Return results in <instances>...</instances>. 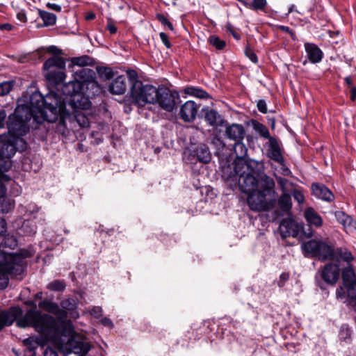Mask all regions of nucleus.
I'll use <instances>...</instances> for the list:
<instances>
[{"label": "nucleus", "instance_id": "25", "mask_svg": "<svg viewBox=\"0 0 356 356\" xmlns=\"http://www.w3.org/2000/svg\"><path fill=\"white\" fill-rule=\"evenodd\" d=\"M333 259H336L339 261L346 262L348 265L356 259L351 251L346 247H339L334 248L333 247Z\"/></svg>", "mask_w": 356, "mask_h": 356}, {"label": "nucleus", "instance_id": "53", "mask_svg": "<svg viewBox=\"0 0 356 356\" xmlns=\"http://www.w3.org/2000/svg\"><path fill=\"white\" fill-rule=\"evenodd\" d=\"M257 108L260 112H261L263 113H267V106H266V102L264 100H259L257 102Z\"/></svg>", "mask_w": 356, "mask_h": 356}, {"label": "nucleus", "instance_id": "21", "mask_svg": "<svg viewBox=\"0 0 356 356\" xmlns=\"http://www.w3.org/2000/svg\"><path fill=\"white\" fill-rule=\"evenodd\" d=\"M268 143V156L278 164H283L284 163V158L282 156L281 147L277 140L275 138H270Z\"/></svg>", "mask_w": 356, "mask_h": 356}, {"label": "nucleus", "instance_id": "42", "mask_svg": "<svg viewBox=\"0 0 356 356\" xmlns=\"http://www.w3.org/2000/svg\"><path fill=\"white\" fill-rule=\"evenodd\" d=\"M210 43L218 49H222L225 47V42L215 35L210 37Z\"/></svg>", "mask_w": 356, "mask_h": 356}, {"label": "nucleus", "instance_id": "51", "mask_svg": "<svg viewBox=\"0 0 356 356\" xmlns=\"http://www.w3.org/2000/svg\"><path fill=\"white\" fill-rule=\"evenodd\" d=\"M293 196L298 203H302L304 202V195L300 191L294 190L293 191Z\"/></svg>", "mask_w": 356, "mask_h": 356}, {"label": "nucleus", "instance_id": "22", "mask_svg": "<svg viewBox=\"0 0 356 356\" xmlns=\"http://www.w3.org/2000/svg\"><path fill=\"white\" fill-rule=\"evenodd\" d=\"M304 46L307 58L312 63H318L322 60L323 53L317 45L306 42Z\"/></svg>", "mask_w": 356, "mask_h": 356}, {"label": "nucleus", "instance_id": "14", "mask_svg": "<svg viewBox=\"0 0 356 356\" xmlns=\"http://www.w3.org/2000/svg\"><path fill=\"white\" fill-rule=\"evenodd\" d=\"M20 143L22 150L26 148V142L22 138H17L10 135L3 136L0 143V157L11 158L13 156L18 147L17 145Z\"/></svg>", "mask_w": 356, "mask_h": 356}, {"label": "nucleus", "instance_id": "20", "mask_svg": "<svg viewBox=\"0 0 356 356\" xmlns=\"http://www.w3.org/2000/svg\"><path fill=\"white\" fill-rule=\"evenodd\" d=\"M22 314L19 307H12L9 310H0V329L11 325Z\"/></svg>", "mask_w": 356, "mask_h": 356}, {"label": "nucleus", "instance_id": "17", "mask_svg": "<svg viewBox=\"0 0 356 356\" xmlns=\"http://www.w3.org/2000/svg\"><path fill=\"white\" fill-rule=\"evenodd\" d=\"M279 229L283 238L292 236L296 238L300 232L299 226L291 218H284L282 220Z\"/></svg>", "mask_w": 356, "mask_h": 356}, {"label": "nucleus", "instance_id": "55", "mask_svg": "<svg viewBox=\"0 0 356 356\" xmlns=\"http://www.w3.org/2000/svg\"><path fill=\"white\" fill-rule=\"evenodd\" d=\"M7 230L6 222L3 218H0V236H3Z\"/></svg>", "mask_w": 356, "mask_h": 356}, {"label": "nucleus", "instance_id": "13", "mask_svg": "<svg viewBox=\"0 0 356 356\" xmlns=\"http://www.w3.org/2000/svg\"><path fill=\"white\" fill-rule=\"evenodd\" d=\"M70 337L66 345V354L73 353L85 356L90 351L91 348L90 342L85 336L76 332Z\"/></svg>", "mask_w": 356, "mask_h": 356}, {"label": "nucleus", "instance_id": "35", "mask_svg": "<svg viewBox=\"0 0 356 356\" xmlns=\"http://www.w3.org/2000/svg\"><path fill=\"white\" fill-rule=\"evenodd\" d=\"M253 128L256 132L260 134L264 138L268 139V142L270 141V138H272L270 136V132L268 128L263 124L259 122H254L253 123Z\"/></svg>", "mask_w": 356, "mask_h": 356}, {"label": "nucleus", "instance_id": "10", "mask_svg": "<svg viewBox=\"0 0 356 356\" xmlns=\"http://www.w3.org/2000/svg\"><path fill=\"white\" fill-rule=\"evenodd\" d=\"M160 88L152 85H143L141 81H136L131 88V95L135 104L143 106L146 104H155L158 100Z\"/></svg>", "mask_w": 356, "mask_h": 356}, {"label": "nucleus", "instance_id": "24", "mask_svg": "<svg viewBox=\"0 0 356 356\" xmlns=\"http://www.w3.org/2000/svg\"><path fill=\"white\" fill-rule=\"evenodd\" d=\"M95 72L89 68L81 67L74 73V79L79 82L81 86L83 87L84 83L91 82L94 79Z\"/></svg>", "mask_w": 356, "mask_h": 356}, {"label": "nucleus", "instance_id": "5", "mask_svg": "<svg viewBox=\"0 0 356 356\" xmlns=\"http://www.w3.org/2000/svg\"><path fill=\"white\" fill-rule=\"evenodd\" d=\"M83 89L79 82L74 79L63 85L62 92L63 97L61 98L55 92H49L47 95L54 94L56 95L60 103L57 106L65 108V106L74 108V107L88 109L91 106L89 99L81 93Z\"/></svg>", "mask_w": 356, "mask_h": 356}, {"label": "nucleus", "instance_id": "31", "mask_svg": "<svg viewBox=\"0 0 356 356\" xmlns=\"http://www.w3.org/2000/svg\"><path fill=\"white\" fill-rule=\"evenodd\" d=\"M342 279L344 286L350 287L356 284V275L352 266L349 264L342 270Z\"/></svg>", "mask_w": 356, "mask_h": 356}, {"label": "nucleus", "instance_id": "63", "mask_svg": "<svg viewBox=\"0 0 356 356\" xmlns=\"http://www.w3.org/2000/svg\"><path fill=\"white\" fill-rule=\"evenodd\" d=\"M349 92H350V99L354 101L356 98V87L354 86H351V88H349Z\"/></svg>", "mask_w": 356, "mask_h": 356}, {"label": "nucleus", "instance_id": "33", "mask_svg": "<svg viewBox=\"0 0 356 356\" xmlns=\"http://www.w3.org/2000/svg\"><path fill=\"white\" fill-rule=\"evenodd\" d=\"M277 202L280 209L282 211H289L291 209L292 205L290 194L289 193H282Z\"/></svg>", "mask_w": 356, "mask_h": 356}, {"label": "nucleus", "instance_id": "52", "mask_svg": "<svg viewBox=\"0 0 356 356\" xmlns=\"http://www.w3.org/2000/svg\"><path fill=\"white\" fill-rule=\"evenodd\" d=\"M225 29L227 31H229L234 36V38L236 40L240 39V35L234 30V28L230 23H227L226 24Z\"/></svg>", "mask_w": 356, "mask_h": 356}, {"label": "nucleus", "instance_id": "36", "mask_svg": "<svg viewBox=\"0 0 356 356\" xmlns=\"http://www.w3.org/2000/svg\"><path fill=\"white\" fill-rule=\"evenodd\" d=\"M276 179L282 191V193H289L293 190V184L288 179L281 177H276Z\"/></svg>", "mask_w": 356, "mask_h": 356}, {"label": "nucleus", "instance_id": "43", "mask_svg": "<svg viewBox=\"0 0 356 356\" xmlns=\"http://www.w3.org/2000/svg\"><path fill=\"white\" fill-rule=\"evenodd\" d=\"M62 309L74 310L76 307V302L74 299H67L61 302Z\"/></svg>", "mask_w": 356, "mask_h": 356}, {"label": "nucleus", "instance_id": "18", "mask_svg": "<svg viewBox=\"0 0 356 356\" xmlns=\"http://www.w3.org/2000/svg\"><path fill=\"white\" fill-rule=\"evenodd\" d=\"M199 106L193 101L186 102L180 108L179 115L185 122H193L197 114Z\"/></svg>", "mask_w": 356, "mask_h": 356}, {"label": "nucleus", "instance_id": "7", "mask_svg": "<svg viewBox=\"0 0 356 356\" xmlns=\"http://www.w3.org/2000/svg\"><path fill=\"white\" fill-rule=\"evenodd\" d=\"M50 95H54L57 100L56 103L53 102L54 107H56L58 110V118L54 122H56V121H58L56 127L57 132L62 135L65 134V120L67 119L70 120H75L81 127H84L88 126V120L82 112V110H83V108L79 107H74L72 108L67 106H65V108L59 106L58 107L57 106L60 103L58 97L54 94H51Z\"/></svg>", "mask_w": 356, "mask_h": 356}, {"label": "nucleus", "instance_id": "34", "mask_svg": "<svg viewBox=\"0 0 356 356\" xmlns=\"http://www.w3.org/2000/svg\"><path fill=\"white\" fill-rule=\"evenodd\" d=\"M184 92L186 95L197 97L201 99L207 98L209 96L206 91L195 87L186 88L184 89Z\"/></svg>", "mask_w": 356, "mask_h": 356}, {"label": "nucleus", "instance_id": "8", "mask_svg": "<svg viewBox=\"0 0 356 356\" xmlns=\"http://www.w3.org/2000/svg\"><path fill=\"white\" fill-rule=\"evenodd\" d=\"M39 307L49 313L56 315L58 320L54 318L59 329L58 339L60 335L70 337L76 333L74 326L70 320H67V313L66 311L60 309L59 306L51 301L43 300L39 302Z\"/></svg>", "mask_w": 356, "mask_h": 356}, {"label": "nucleus", "instance_id": "40", "mask_svg": "<svg viewBox=\"0 0 356 356\" xmlns=\"http://www.w3.org/2000/svg\"><path fill=\"white\" fill-rule=\"evenodd\" d=\"M90 58L88 56H83L81 57H76L72 59V63L74 65H77L80 68L90 63Z\"/></svg>", "mask_w": 356, "mask_h": 356}, {"label": "nucleus", "instance_id": "6", "mask_svg": "<svg viewBox=\"0 0 356 356\" xmlns=\"http://www.w3.org/2000/svg\"><path fill=\"white\" fill-rule=\"evenodd\" d=\"M23 259L19 255L6 254L0 250V289L7 287L9 282L8 276L17 277L23 271Z\"/></svg>", "mask_w": 356, "mask_h": 356}, {"label": "nucleus", "instance_id": "48", "mask_svg": "<svg viewBox=\"0 0 356 356\" xmlns=\"http://www.w3.org/2000/svg\"><path fill=\"white\" fill-rule=\"evenodd\" d=\"M351 336V331L349 328H343L341 330L339 333V337L341 339L346 341V339H350Z\"/></svg>", "mask_w": 356, "mask_h": 356}, {"label": "nucleus", "instance_id": "38", "mask_svg": "<svg viewBox=\"0 0 356 356\" xmlns=\"http://www.w3.org/2000/svg\"><path fill=\"white\" fill-rule=\"evenodd\" d=\"M234 151L237 157H243L247 153V148L241 141L235 142Z\"/></svg>", "mask_w": 356, "mask_h": 356}, {"label": "nucleus", "instance_id": "11", "mask_svg": "<svg viewBox=\"0 0 356 356\" xmlns=\"http://www.w3.org/2000/svg\"><path fill=\"white\" fill-rule=\"evenodd\" d=\"M65 67V60L58 56L48 58L43 65L44 70L47 71L46 79L53 84L61 83L65 79L63 71Z\"/></svg>", "mask_w": 356, "mask_h": 356}, {"label": "nucleus", "instance_id": "45", "mask_svg": "<svg viewBox=\"0 0 356 356\" xmlns=\"http://www.w3.org/2000/svg\"><path fill=\"white\" fill-rule=\"evenodd\" d=\"M347 293L348 298L356 305V284L350 287H347Z\"/></svg>", "mask_w": 356, "mask_h": 356}, {"label": "nucleus", "instance_id": "2", "mask_svg": "<svg viewBox=\"0 0 356 356\" xmlns=\"http://www.w3.org/2000/svg\"><path fill=\"white\" fill-rule=\"evenodd\" d=\"M20 327H33L40 334V337H31L23 340L25 346L23 356H35L38 346H44L49 341L60 345L59 329L53 316L42 314L39 311L29 309L17 321Z\"/></svg>", "mask_w": 356, "mask_h": 356}, {"label": "nucleus", "instance_id": "32", "mask_svg": "<svg viewBox=\"0 0 356 356\" xmlns=\"http://www.w3.org/2000/svg\"><path fill=\"white\" fill-rule=\"evenodd\" d=\"M38 15L43 21L44 26H53L56 22V16L54 13L39 9Z\"/></svg>", "mask_w": 356, "mask_h": 356}, {"label": "nucleus", "instance_id": "49", "mask_svg": "<svg viewBox=\"0 0 356 356\" xmlns=\"http://www.w3.org/2000/svg\"><path fill=\"white\" fill-rule=\"evenodd\" d=\"M90 313L95 318H98L102 316V309L101 307L95 306L92 308Z\"/></svg>", "mask_w": 356, "mask_h": 356}, {"label": "nucleus", "instance_id": "46", "mask_svg": "<svg viewBox=\"0 0 356 356\" xmlns=\"http://www.w3.org/2000/svg\"><path fill=\"white\" fill-rule=\"evenodd\" d=\"M157 19L163 25L166 26L170 30H173V26L172 23L163 15H158L156 17Z\"/></svg>", "mask_w": 356, "mask_h": 356}, {"label": "nucleus", "instance_id": "44", "mask_svg": "<svg viewBox=\"0 0 356 356\" xmlns=\"http://www.w3.org/2000/svg\"><path fill=\"white\" fill-rule=\"evenodd\" d=\"M13 88V84L8 81H4L0 83V96H4L10 92Z\"/></svg>", "mask_w": 356, "mask_h": 356}, {"label": "nucleus", "instance_id": "15", "mask_svg": "<svg viewBox=\"0 0 356 356\" xmlns=\"http://www.w3.org/2000/svg\"><path fill=\"white\" fill-rule=\"evenodd\" d=\"M184 154L186 162L190 163H193L196 161L208 163L211 159V154L205 144H200L194 149H188Z\"/></svg>", "mask_w": 356, "mask_h": 356}, {"label": "nucleus", "instance_id": "64", "mask_svg": "<svg viewBox=\"0 0 356 356\" xmlns=\"http://www.w3.org/2000/svg\"><path fill=\"white\" fill-rule=\"evenodd\" d=\"M17 18L22 22H25L26 21V16L24 13L19 12L17 15Z\"/></svg>", "mask_w": 356, "mask_h": 356}, {"label": "nucleus", "instance_id": "9", "mask_svg": "<svg viewBox=\"0 0 356 356\" xmlns=\"http://www.w3.org/2000/svg\"><path fill=\"white\" fill-rule=\"evenodd\" d=\"M304 254L319 260L333 259V245L323 240L312 239L302 244Z\"/></svg>", "mask_w": 356, "mask_h": 356}, {"label": "nucleus", "instance_id": "28", "mask_svg": "<svg viewBox=\"0 0 356 356\" xmlns=\"http://www.w3.org/2000/svg\"><path fill=\"white\" fill-rule=\"evenodd\" d=\"M204 111L205 121L209 125L214 127L223 124L222 117L216 110L206 108Z\"/></svg>", "mask_w": 356, "mask_h": 356}, {"label": "nucleus", "instance_id": "54", "mask_svg": "<svg viewBox=\"0 0 356 356\" xmlns=\"http://www.w3.org/2000/svg\"><path fill=\"white\" fill-rule=\"evenodd\" d=\"M159 36H160L161 41L165 44V46L167 48H170L171 47V44L168 40V35L165 33L161 32V33H160Z\"/></svg>", "mask_w": 356, "mask_h": 356}, {"label": "nucleus", "instance_id": "56", "mask_svg": "<svg viewBox=\"0 0 356 356\" xmlns=\"http://www.w3.org/2000/svg\"><path fill=\"white\" fill-rule=\"evenodd\" d=\"M46 6L52 10L56 11V12H60L61 11V6L60 5L53 3H47L46 4Z\"/></svg>", "mask_w": 356, "mask_h": 356}, {"label": "nucleus", "instance_id": "50", "mask_svg": "<svg viewBox=\"0 0 356 356\" xmlns=\"http://www.w3.org/2000/svg\"><path fill=\"white\" fill-rule=\"evenodd\" d=\"M289 278V273H282L280 275V279L277 282L279 287H283L284 286L285 283L288 281Z\"/></svg>", "mask_w": 356, "mask_h": 356}, {"label": "nucleus", "instance_id": "37", "mask_svg": "<svg viewBox=\"0 0 356 356\" xmlns=\"http://www.w3.org/2000/svg\"><path fill=\"white\" fill-rule=\"evenodd\" d=\"M99 76L105 80H110L113 77V71L111 67H101L97 69Z\"/></svg>", "mask_w": 356, "mask_h": 356}, {"label": "nucleus", "instance_id": "30", "mask_svg": "<svg viewBox=\"0 0 356 356\" xmlns=\"http://www.w3.org/2000/svg\"><path fill=\"white\" fill-rule=\"evenodd\" d=\"M127 89L126 77L124 76H118L111 83L109 90L115 95H122L124 93Z\"/></svg>", "mask_w": 356, "mask_h": 356}, {"label": "nucleus", "instance_id": "41", "mask_svg": "<svg viewBox=\"0 0 356 356\" xmlns=\"http://www.w3.org/2000/svg\"><path fill=\"white\" fill-rule=\"evenodd\" d=\"M266 5V0H253L248 8L254 10H264Z\"/></svg>", "mask_w": 356, "mask_h": 356}, {"label": "nucleus", "instance_id": "26", "mask_svg": "<svg viewBox=\"0 0 356 356\" xmlns=\"http://www.w3.org/2000/svg\"><path fill=\"white\" fill-rule=\"evenodd\" d=\"M225 133L229 139L235 142L242 141L245 135V129L241 124H232L226 128Z\"/></svg>", "mask_w": 356, "mask_h": 356}, {"label": "nucleus", "instance_id": "12", "mask_svg": "<svg viewBox=\"0 0 356 356\" xmlns=\"http://www.w3.org/2000/svg\"><path fill=\"white\" fill-rule=\"evenodd\" d=\"M11 166L9 161L0 160V208L2 213H8L15 207V201L5 196L6 188L5 183L9 182L10 177L4 172L8 171Z\"/></svg>", "mask_w": 356, "mask_h": 356}, {"label": "nucleus", "instance_id": "19", "mask_svg": "<svg viewBox=\"0 0 356 356\" xmlns=\"http://www.w3.org/2000/svg\"><path fill=\"white\" fill-rule=\"evenodd\" d=\"M340 270L337 264H327L321 272V277L327 284H334L339 277Z\"/></svg>", "mask_w": 356, "mask_h": 356}, {"label": "nucleus", "instance_id": "62", "mask_svg": "<svg viewBox=\"0 0 356 356\" xmlns=\"http://www.w3.org/2000/svg\"><path fill=\"white\" fill-rule=\"evenodd\" d=\"M107 29L111 34H115L117 32V27L112 23L107 24Z\"/></svg>", "mask_w": 356, "mask_h": 356}, {"label": "nucleus", "instance_id": "61", "mask_svg": "<svg viewBox=\"0 0 356 356\" xmlns=\"http://www.w3.org/2000/svg\"><path fill=\"white\" fill-rule=\"evenodd\" d=\"M44 356H58L57 353L51 348H47L44 351Z\"/></svg>", "mask_w": 356, "mask_h": 356}, {"label": "nucleus", "instance_id": "4", "mask_svg": "<svg viewBox=\"0 0 356 356\" xmlns=\"http://www.w3.org/2000/svg\"><path fill=\"white\" fill-rule=\"evenodd\" d=\"M234 174L227 179L238 181L240 190L244 193L254 192L260 186V179L264 175L256 177V171L247 161L239 159L235 162Z\"/></svg>", "mask_w": 356, "mask_h": 356}, {"label": "nucleus", "instance_id": "16", "mask_svg": "<svg viewBox=\"0 0 356 356\" xmlns=\"http://www.w3.org/2000/svg\"><path fill=\"white\" fill-rule=\"evenodd\" d=\"M179 99V94L167 88H160L158 100L156 103L168 112L172 111L176 107V99Z\"/></svg>", "mask_w": 356, "mask_h": 356}, {"label": "nucleus", "instance_id": "3", "mask_svg": "<svg viewBox=\"0 0 356 356\" xmlns=\"http://www.w3.org/2000/svg\"><path fill=\"white\" fill-rule=\"evenodd\" d=\"M275 181L270 177L264 175L260 179V186L254 192L247 193V202L252 211H261L271 209L277 201L275 191Z\"/></svg>", "mask_w": 356, "mask_h": 356}, {"label": "nucleus", "instance_id": "27", "mask_svg": "<svg viewBox=\"0 0 356 356\" xmlns=\"http://www.w3.org/2000/svg\"><path fill=\"white\" fill-rule=\"evenodd\" d=\"M313 194L318 198L330 202L334 199V195L325 185L313 184L312 186Z\"/></svg>", "mask_w": 356, "mask_h": 356}, {"label": "nucleus", "instance_id": "1", "mask_svg": "<svg viewBox=\"0 0 356 356\" xmlns=\"http://www.w3.org/2000/svg\"><path fill=\"white\" fill-rule=\"evenodd\" d=\"M38 97L40 100H37L35 108L18 106L8 116L7 127L9 135L17 138L26 135L29 131L28 122L31 118L38 124L45 121L53 123L58 118V110L53 104V102L56 103L57 101L56 97L54 95Z\"/></svg>", "mask_w": 356, "mask_h": 356}, {"label": "nucleus", "instance_id": "39", "mask_svg": "<svg viewBox=\"0 0 356 356\" xmlns=\"http://www.w3.org/2000/svg\"><path fill=\"white\" fill-rule=\"evenodd\" d=\"M65 284L62 280H54L47 285V289L54 291H62L65 289Z\"/></svg>", "mask_w": 356, "mask_h": 356}, {"label": "nucleus", "instance_id": "47", "mask_svg": "<svg viewBox=\"0 0 356 356\" xmlns=\"http://www.w3.org/2000/svg\"><path fill=\"white\" fill-rule=\"evenodd\" d=\"M245 55L249 59L254 63H257L258 62V58L256 54L254 52L252 49L247 47L245 51Z\"/></svg>", "mask_w": 356, "mask_h": 356}, {"label": "nucleus", "instance_id": "60", "mask_svg": "<svg viewBox=\"0 0 356 356\" xmlns=\"http://www.w3.org/2000/svg\"><path fill=\"white\" fill-rule=\"evenodd\" d=\"M281 166V172L282 175L286 176L291 173L290 170L286 166L285 162L283 164H280Z\"/></svg>", "mask_w": 356, "mask_h": 356}, {"label": "nucleus", "instance_id": "58", "mask_svg": "<svg viewBox=\"0 0 356 356\" xmlns=\"http://www.w3.org/2000/svg\"><path fill=\"white\" fill-rule=\"evenodd\" d=\"M101 323L102 325L106 327H113V323L111 320L107 317H104L101 320Z\"/></svg>", "mask_w": 356, "mask_h": 356}, {"label": "nucleus", "instance_id": "29", "mask_svg": "<svg viewBox=\"0 0 356 356\" xmlns=\"http://www.w3.org/2000/svg\"><path fill=\"white\" fill-rule=\"evenodd\" d=\"M304 216L309 226L319 228L323 225V219L321 216L312 207L305 209Z\"/></svg>", "mask_w": 356, "mask_h": 356}, {"label": "nucleus", "instance_id": "57", "mask_svg": "<svg viewBox=\"0 0 356 356\" xmlns=\"http://www.w3.org/2000/svg\"><path fill=\"white\" fill-rule=\"evenodd\" d=\"M7 114L5 110H0V129L4 127V122L6 118Z\"/></svg>", "mask_w": 356, "mask_h": 356}, {"label": "nucleus", "instance_id": "59", "mask_svg": "<svg viewBox=\"0 0 356 356\" xmlns=\"http://www.w3.org/2000/svg\"><path fill=\"white\" fill-rule=\"evenodd\" d=\"M336 296L337 298H343L345 297V291L343 287L340 286L337 289Z\"/></svg>", "mask_w": 356, "mask_h": 356}, {"label": "nucleus", "instance_id": "23", "mask_svg": "<svg viewBox=\"0 0 356 356\" xmlns=\"http://www.w3.org/2000/svg\"><path fill=\"white\" fill-rule=\"evenodd\" d=\"M337 220L343 225L346 232H352L356 229V220L343 211H337L334 212Z\"/></svg>", "mask_w": 356, "mask_h": 356}]
</instances>
